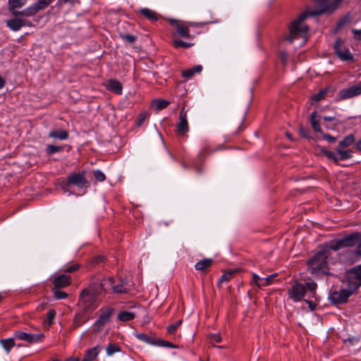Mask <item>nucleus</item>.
Segmentation results:
<instances>
[{"label": "nucleus", "mask_w": 361, "mask_h": 361, "mask_svg": "<svg viewBox=\"0 0 361 361\" xmlns=\"http://www.w3.org/2000/svg\"><path fill=\"white\" fill-rule=\"evenodd\" d=\"M165 345L168 346V347H170V348H174L175 347V345L173 343H170L169 341H166Z\"/></svg>", "instance_id": "obj_63"}, {"label": "nucleus", "mask_w": 361, "mask_h": 361, "mask_svg": "<svg viewBox=\"0 0 361 361\" xmlns=\"http://www.w3.org/2000/svg\"><path fill=\"white\" fill-rule=\"evenodd\" d=\"M170 24L173 25L176 30L177 34L181 37L193 38L194 36L190 34V27H195L202 25L193 22H184L176 20H171Z\"/></svg>", "instance_id": "obj_8"}, {"label": "nucleus", "mask_w": 361, "mask_h": 361, "mask_svg": "<svg viewBox=\"0 0 361 361\" xmlns=\"http://www.w3.org/2000/svg\"><path fill=\"white\" fill-rule=\"evenodd\" d=\"M317 285L314 281H308L305 284L295 282L288 290V295L293 302L301 301L305 296L307 292H309L311 297H314L316 293Z\"/></svg>", "instance_id": "obj_4"}, {"label": "nucleus", "mask_w": 361, "mask_h": 361, "mask_svg": "<svg viewBox=\"0 0 361 361\" xmlns=\"http://www.w3.org/2000/svg\"><path fill=\"white\" fill-rule=\"evenodd\" d=\"M85 172L71 173L67 177V185H75L80 188L87 189L90 187V183L85 178Z\"/></svg>", "instance_id": "obj_10"}, {"label": "nucleus", "mask_w": 361, "mask_h": 361, "mask_svg": "<svg viewBox=\"0 0 361 361\" xmlns=\"http://www.w3.org/2000/svg\"><path fill=\"white\" fill-rule=\"evenodd\" d=\"M53 0H39L35 3L38 11L45 9Z\"/></svg>", "instance_id": "obj_39"}, {"label": "nucleus", "mask_w": 361, "mask_h": 361, "mask_svg": "<svg viewBox=\"0 0 361 361\" xmlns=\"http://www.w3.org/2000/svg\"><path fill=\"white\" fill-rule=\"evenodd\" d=\"M322 118L325 121H336L334 117H331V116H324Z\"/></svg>", "instance_id": "obj_58"}, {"label": "nucleus", "mask_w": 361, "mask_h": 361, "mask_svg": "<svg viewBox=\"0 0 361 361\" xmlns=\"http://www.w3.org/2000/svg\"><path fill=\"white\" fill-rule=\"evenodd\" d=\"M80 0H58L56 6V7L61 8L64 5L68 4L71 6H73L76 4H80Z\"/></svg>", "instance_id": "obj_35"}, {"label": "nucleus", "mask_w": 361, "mask_h": 361, "mask_svg": "<svg viewBox=\"0 0 361 361\" xmlns=\"http://www.w3.org/2000/svg\"><path fill=\"white\" fill-rule=\"evenodd\" d=\"M140 13L152 22H156L161 18V15L147 8H141Z\"/></svg>", "instance_id": "obj_18"}, {"label": "nucleus", "mask_w": 361, "mask_h": 361, "mask_svg": "<svg viewBox=\"0 0 361 361\" xmlns=\"http://www.w3.org/2000/svg\"><path fill=\"white\" fill-rule=\"evenodd\" d=\"M20 25L23 27H32L33 25L32 22L26 18H20Z\"/></svg>", "instance_id": "obj_50"}, {"label": "nucleus", "mask_w": 361, "mask_h": 361, "mask_svg": "<svg viewBox=\"0 0 361 361\" xmlns=\"http://www.w3.org/2000/svg\"><path fill=\"white\" fill-rule=\"evenodd\" d=\"M80 267L81 265L80 264L74 263L73 264L66 266L63 271L64 274H67L77 271L80 269Z\"/></svg>", "instance_id": "obj_38"}, {"label": "nucleus", "mask_w": 361, "mask_h": 361, "mask_svg": "<svg viewBox=\"0 0 361 361\" xmlns=\"http://www.w3.org/2000/svg\"><path fill=\"white\" fill-rule=\"evenodd\" d=\"M44 309V305H39L38 307H37V310H42Z\"/></svg>", "instance_id": "obj_64"}, {"label": "nucleus", "mask_w": 361, "mask_h": 361, "mask_svg": "<svg viewBox=\"0 0 361 361\" xmlns=\"http://www.w3.org/2000/svg\"><path fill=\"white\" fill-rule=\"evenodd\" d=\"M202 71V66L201 65H197L182 71V75L186 79H190L195 73H200Z\"/></svg>", "instance_id": "obj_22"}, {"label": "nucleus", "mask_w": 361, "mask_h": 361, "mask_svg": "<svg viewBox=\"0 0 361 361\" xmlns=\"http://www.w3.org/2000/svg\"><path fill=\"white\" fill-rule=\"evenodd\" d=\"M121 351L120 346L115 343H110L106 348V353L108 356H112L116 353Z\"/></svg>", "instance_id": "obj_29"}, {"label": "nucleus", "mask_w": 361, "mask_h": 361, "mask_svg": "<svg viewBox=\"0 0 361 361\" xmlns=\"http://www.w3.org/2000/svg\"><path fill=\"white\" fill-rule=\"evenodd\" d=\"M276 276V274H271L265 278H262L259 284V288L267 286L272 283L273 279Z\"/></svg>", "instance_id": "obj_37"}, {"label": "nucleus", "mask_w": 361, "mask_h": 361, "mask_svg": "<svg viewBox=\"0 0 361 361\" xmlns=\"http://www.w3.org/2000/svg\"><path fill=\"white\" fill-rule=\"evenodd\" d=\"M355 141V137L353 135H348L345 137L342 140L339 142L338 146L341 147H347L350 146Z\"/></svg>", "instance_id": "obj_32"}, {"label": "nucleus", "mask_w": 361, "mask_h": 361, "mask_svg": "<svg viewBox=\"0 0 361 361\" xmlns=\"http://www.w3.org/2000/svg\"><path fill=\"white\" fill-rule=\"evenodd\" d=\"M317 117L318 116L317 115L316 111H313L311 114V116H310L311 125H312V127L314 129V130H315L316 132L322 133V128L319 123V121L317 119Z\"/></svg>", "instance_id": "obj_30"}, {"label": "nucleus", "mask_w": 361, "mask_h": 361, "mask_svg": "<svg viewBox=\"0 0 361 361\" xmlns=\"http://www.w3.org/2000/svg\"><path fill=\"white\" fill-rule=\"evenodd\" d=\"M121 37L123 40H126L130 44L134 43L137 39V37L135 36L132 35H128H128H121Z\"/></svg>", "instance_id": "obj_48"}, {"label": "nucleus", "mask_w": 361, "mask_h": 361, "mask_svg": "<svg viewBox=\"0 0 361 361\" xmlns=\"http://www.w3.org/2000/svg\"><path fill=\"white\" fill-rule=\"evenodd\" d=\"M38 12L37 7L35 4H32L29 7L26 8L22 11H13V14L16 16H33Z\"/></svg>", "instance_id": "obj_21"}, {"label": "nucleus", "mask_w": 361, "mask_h": 361, "mask_svg": "<svg viewBox=\"0 0 361 361\" xmlns=\"http://www.w3.org/2000/svg\"><path fill=\"white\" fill-rule=\"evenodd\" d=\"M135 314L132 312L122 311L118 314V319L121 322H128L134 319Z\"/></svg>", "instance_id": "obj_26"}, {"label": "nucleus", "mask_w": 361, "mask_h": 361, "mask_svg": "<svg viewBox=\"0 0 361 361\" xmlns=\"http://www.w3.org/2000/svg\"><path fill=\"white\" fill-rule=\"evenodd\" d=\"M63 150V147L61 146H56L53 145H48L46 147L45 152L47 155H51L54 153L62 152Z\"/></svg>", "instance_id": "obj_36"}, {"label": "nucleus", "mask_w": 361, "mask_h": 361, "mask_svg": "<svg viewBox=\"0 0 361 361\" xmlns=\"http://www.w3.org/2000/svg\"><path fill=\"white\" fill-rule=\"evenodd\" d=\"M181 324H182V320H179V321L176 322V323L169 325L167 327V332L169 334H173Z\"/></svg>", "instance_id": "obj_45"}, {"label": "nucleus", "mask_w": 361, "mask_h": 361, "mask_svg": "<svg viewBox=\"0 0 361 361\" xmlns=\"http://www.w3.org/2000/svg\"><path fill=\"white\" fill-rule=\"evenodd\" d=\"M355 291L347 286L346 288L341 289L338 291H334L331 294V299L334 303L341 304L345 302L348 298L353 295Z\"/></svg>", "instance_id": "obj_14"}, {"label": "nucleus", "mask_w": 361, "mask_h": 361, "mask_svg": "<svg viewBox=\"0 0 361 361\" xmlns=\"http://www.w3.org/2000/svg\"><path fill=\"white\" fill-rule=\"evenodd\" d=\"M114 312L112 307L102 308L99 310L98 319L93 324V331L95 334L100 332L104 326L110 322L111 316Z\"/></svg>", "instance_id": "obj_7"}, {"label": "nucleus", "mask_w": 361, "mask_h": 361, "mask_svg": "<svg viewBox=\"0 0 361 361\" xmlns=\"http://www.w3.org/2000/svg\"><path fill=\"white\" fill-rule=\"evenodd\" d=\"M360 238L361 233L356 232L343 238L331 241L328 245L331 250L337 251L343 247L357 246Z\"/></svg>", "instance_id": "obj_5"}, {"label": "nucleus", "mask_w": 361, "mask_h": 361, "mask_svg": "<svg viewBox=\"0 0 361 361\" xmlns=\"http://www.w3.org/2000/svg\"><path fill=\"white\" fill-rule=\"evenodd\" d=\"M299 133H300V135L304 137H308V136H309L308 130L302 126L299 129Z\"/></svg>", "instance_id": "obj_57"}, {"label": "nucleus", "mask_w": 361, "mask_h": 361, "mask_svg": "<svg viewBox=\"0 0 361 361\" xmlns=\"http://www.w3.org/2000/svg\"><path fill=\"white\" fill-rule=\"evenodd\" d=\"M189 131V124L188 122L187 111L183 106L181 109L178 122L176 124V133L178 136H185Z\"/></svg>", "instance_id": "obj_11"}, {"label": "nucleus", "mask_w": 361, "mask_h": 361, "mask_svg": "<svg viewBox=\"0 0 361 361\" xmlns=\"http://www.w3.org/2000/svg\"><path fill=\"white\" fill-rule=\"evenodd\" d=\"M173 45L176 49H178V48L187 49V48L191 47L193 45V43L186 42H184L180 39H173Z\"/></svg>", "instance_id": "obj_34"}, {"label": "nucleus", "mask_w": 361, "mask_h": 361, "mask_svg": "<svg viewBox=\"0 0 361 361\" xmlns=\"http://www.w3.org/2000/svg\"><path fill=\"white\" fill-rule=\"evenodd\" d=\"M27 0H8L9 9L13 13V11H16V8L23 7Z\"/></svg>", "instance_id": "obj_28"}, {"label": "nucleus", "mask_w": 361, "mask_h": 361, "mask_svg": "<svg viewBox=\"0 0 361 361\" xmlns=\"http://www.w3.org/2000/svg\"><path fill=\"white\" fill-rule=\"evenodd\" d=\"M112 290L114 293H126L127 291V288H126V286L124 285V283H119L118 284H116V285H115L114 283V287H113Z\"/></svg>", "instance_id": "obj_41"}, {"label": "nucleus", "mask_w": 361, "mask_h": 361, "mask_svg": "<svg viewBox=\"0 0 361 361\" xmlns=\"http://www.w3.org/2000/svg\"><path fill=\"white\" fill-rule=\"evenodd\" d=\"M102 348L100 345H96L87 350L85 353L83 358L81 361H94L97 357L98 355L101 352Z\"/></svg>", "instance_id": "obj_16"}, {"label": "nucleus", "mask_w": 361, "mask_h": 361, "mask_svg": "<svg viewBox=\"0 0 361 361\" xmlns=\"http://www.w3.org/2000/svg\"><path fill=\"white\" fill-rule=\"evenodd\" d=\"M323 154L330 159H332L335 163L338 161V157L335 154V152L326 149L322 150Z\"/></svg>", "instance_id": "obj_46"}, {"label": "nucleus", "mask_w": 361, "mask_h": 361, "mask_svg": "<svg viewBox=\"0 0 361 361\" xmlns=\"http://www.w3.org/2000/svg\"><path fill=\"white\" fill-rule=\"evenodd\" d=\"M261 279H262V278H260L257 274L253 273L252 279V281H250V284L255 283L259 288V284L260 283Z\"/></svg>", "instance_id": "obj_51"}, {"label": "nucleus", "mask_w": 361, "mask_h": 361, "mask_svg": "<svg viewBox=\"0 0 361 361\" xmlns=\"http://www.w3.org/2000/svg\"><path fill=\"white\" fill-rule=\"evenodd\" d=\"M69 133L67 130L63 129L53 130L49 133V137L60 140H66L68 138Z\"/></svg>", "instance_id": "obj_20"}, {"label": "nucleus", "mask_w": 361, "mask_h": 361, "mask_svg": "<svg viewBox=\"0 0 361 361\" xmlns=\"http://www.w3.org/2000/svg\"><path fill=\"white\" fill-rule=\"evenodd\" d=\"M207 154H209V146L207 145H205L200 151L198 157L202 158V157Z\"/></svg>", "instance_id": "obj_52"}, {"label": "nucleus", "mask_w": 361, "mask_h": 361, "mask_svg": "<svg viewBox=\"0 0 361 361\" xmlns=\"http://www.w3.org/2000/svg\"><path fill=\"white\" fill-rule=\"evenodd\" d=\"M213 263V259L210 258H205L202 260L197 262L195 264V268L198 271H204L209 267Z\"/></svg>", "instance_id": "obj_24"}, {"label": "nucleus", "mask_w": 361, "mask_h": 361, "mask_svg": "<svg viewBox=\"0 0 361 361\" xmlns=\"http://www.w3.org/2000/svg\"><path fill=\"white\" fill-rule=\"evenodd\" d=\"M234 273H235V271H231V270H229V271L224 273L221 276V277H220V279H219V281L217 283V286L219 288H221V284L223 283L227 282V281H230L232 279Z\"/></svg>", "instance_id": "obj_31"}, {"label": "nucleus", "mask_w": 361, "mask_h": 361, "mask_svg": "<svg viewBox=\"0 0 361 361\" xmlns=\"http://www.w3.org/2000/svg\"><path fill=\"white\" fill-rule=\"evenodd\" d=\"M357 149L361 151V139L356 144Z\"/></svg>", "instance_id": "obj_61"}, {"label": "nucleus", "mask_w": 361, "mask_h": 361, "mask_svg": "<svg viewBox=\"0 0 361 361\" xmlns=\"http://www.w3.org/2000/svg\"><path fill=\"white\" fill-rule=\"evenodd\" d=\"M100 291L96 284H91L83 289L79 298V305L85 311H90L98 306L97 297Z\"/></svg>", "instance_id": "obj_3"}, {"label": "nucleus", "mask_w": 361, "mask_h": 361, "mask_svg": "<svg viewBox=\"0 0 361 361\" xmlns=\"http://www.w3.org/2000/svg\"><path fill=\"white\" fill-rule=\"evenodd\" d=\"M147 117V114L145 112L140 114L138 118H137V125L141 126L142 123L145 121V118Z\"/></svg>", "instance_id": "obj_55"}, {"label": "nucleus", "mask_w": 361, "mask_h": 361, "mask_svg": "<svg viewBox=\"0 0 361 361\" xmlns=\"http://www.w3.org/2000/svg\"><path fill=\"white\" fill-rule=\"evenodd\" d=\"M330 250L328 243L325 244L307 261V269L311 274L314 276L331 274L326 261Z\"/></svg>", "instance_id": "obj_2"}, {"label": "nucleus", "mask_w": 361, "mask_h": 361, "mask_svg": "<svg viewBox=\"0 0 361 361\" xmlns=\"http://www.w3.org/2000/svg\"><path fill=\"white\" fill-rule=\"evenodd\" d=\"M328 90L329 89L327 88L320 90L318 93L314 95L313 100L314 102H319L323 99L326 97Z\"/></svg>", "instance_id": "obj_42"}, {"label": "nucleus", "mask_w": 361, "mask_h": 361, "mask_svg": "<svg viewBox=\"0 0 361 361\" xmlns=\"http://www.w3.org/2000/svg\"><path fill=\"white\" fill-rule=\"evenodd\" d=\"M93 175L96 180L103 182L106 179L105 174L100 170H95L93 171Z\"/></svg>", "instance_id": "obj_44"}, {"label": "nucleus", "mask_w": 361, "mask_h": 361, "mask_svg": "<svg viewBox=\"0 0 361 361\" xmlns=\"http://www.w3.org/2000/svg\"><path fill=\"white\" fill-rule=\"evenodd\" d=\"M61 288H52L51 291L54 294V297L56 300H62L68 297V294L61 290Z\"/></svg>", "instance_id": "obj_33"}, {"label": "nucleus", "mask_w": 361, "mask_h": 361, "mask_svg": "<svg viewBox=\"0 0 361 361\" xmlns=\"http://www.w3.org/2000/svg\"><path fill=\"white\" fill-rule=\"evenodd\" d=\"M336 151L339 156L338 161L348 159L353 157V152L350 149H343L342 147H337Z\"/></svg>", "instance_id": "obj_25"}, {"label": "nucleus", "mask_w": 361, "mask_h": 361, "mask_svg": "<svg viewBox=\"0 0 361 361\" xmlns=\"http://www.w3.org/2000/svg\"><path fill=\"white\" fill-rule=\"evenodd\" d=\"M154 104L156 105V109L160 111L166 108L169 104V102L164 99H158L154 102Z\"/></svg>", "instance_id": "obj_40"}, {"label": "nucleus", "mask_w": 361, "mask_h": 361, "mask_svg": "<svg viewBox=\"0 0 361 361\" xmlns=\"http://www.w3.org/2000/svg\"><path fill=\"white\" fill-rule=\"evenodd\" d=\"M5 85L4 79L0 75V90L4 87Z\"/></svg>", "instance_id": "obj_59"}, {"label": "nucleus", "mask_w": 361, "mask_h": 361, "mask_svg": "<svg viewBox=\"0 0 361 361\" xmlns=\"http://www.w3.org/2000/svg\"><path fill=\"white\" fill-rule=\"evenodd\" d=\"M335 52L338 58L342 61H353V56L350 53L349 49L343 45V42L341 39H338L334 46Z\"/></svg>", "instance_id": "obj_13"}, {"label": "nucleus", "mask_w": 361, "mask_h": 361, "mask_svg": "<svg viewBox=\"0 0 361 361\" xmlns=\"http://www.w3.org/2000/svg\"><path fill=\"white\" fill-rule=\"evenodd\" d=\"M352 32L356 40L361 41V30L353 29L352 30Z\"/></svg>", "instance_id": "obj_53"}, {"label": "nucleus", "mask_w": 361, "mask_h": 361, "mask_svg": "<svg viewBox=\"0 0 361 361\" xmlns=\"http://www.w3.org/2000/svg\"><path fill=\"white\" fill-rule=\"evenodd\" d=\"M342 1L343 0H334L332 3H331L329 6V11L328 13H332L334 11Z\"/></svg>", "instance_id": "obj_49"}, {"label": "nucleus", "mask_w": 361, "mask_h": 361, "mask_svg": "<svg viewBox=\"0 0 361 361\" xmlns=\"http://www.w3.org/2000/svg\"><path fill=\"white\" fill-rule=\"evenodd\" d=\"M210 340L212 342L220 343L221 341V337L220 334H216L210 336Z\"/></svg>", "instance_id": "obj_54"}, {"label": "nucleus", "mask_w": 361, "mask_h": 361, "mask_svg": "<svg viewBox=\"0 0 361 361\" xmlns=\"http://www.w3.org/2000/svg\"><path fill=\"white\" fill-rule=\"evenodd\" d=\"M361 94V81L347 88L342 89L338 92L340 99L344 100L350 99Z\"/></svg>", "instance_id": "obj_12"}, {"label": "nucleus", "mask_w": 361, "mask_h": 361, "mask_svg": "<svg viewBox=\"0 0 361 361\" xmlns=\"http://www.w3.org/2000/svg\"><path fill=\"white\" fill-rule=\"evenodd\" d=\"M323 138L330 143H334L336 141V137L330 135L329 134H324Z\"/></svg>", "instance_id": "obj_56"}, {"label": "nucleus", "mask_w": 361, "mask_h": 361, "mask_svg": "<svg viewBox=\"0 0 361 361\" xmlns=\"http://www.w3.org/2000/svg\"><path fill=\"white\" fill-rule=\"evenodd\" d=\"M52 288H64L71 284V277L64 273L55 276L51 280Z\"/></svg>", "instance_id": "obj_15"}, {"label": "nucleus", "mask_w": 361, "mask_h": 361, "mask_svg": "<svg viewBox=\"0 0 361 361\" xmlns=\"http://www.w3.org/2000/svg\"><path fill=\"white\" fill-rule=\"evenodd\" d=\"M317 8L314 11H307L301 13L298 18L294 20L288 26V34L284 37L285 40L293 43L295 39L301 38L302 39V44H304L307 40V34L309 28L304 23V20L307 16H319L324 13L329 11L330 4L328 0H316L315 1Z\"/></svg>", "instance_id": "obj_1"}, {"label": "nucleus", "mask_w": 361, "mask_h": 361, "mask_svg": "<svg viewBox=\"0 0 361 361\" xmlns=\"http://www.w3.org/2000/svg\"><path fill=\"white\" fill-rule=\"evenodd\" d=\"M66 361H80L78 357H69Z\"/></svg>", "instance_id": "obj_62"}, {"label": "nucleus", "mask_w": 361, "mask_h": 361, "mask_svg": "<svg viewBox=\"0 0 361 361\" xmlns=\"http://www.w3.org/2000/svg\"><path fill=\"white\" fill-rule=\"evenodd\" d=\"M135 336H136L137 338H138L139 340H140V341H143L145 343H152V337L149 336L146 334H136Z\"/></svg>", "instance_id": "obj_43"}, {"label": "nucleus", "mask_w": 361, "mask_h": 361, "mask_svg": "<svg viewBox=\"0 0 361 361\" xmlns=\"http://www.w3.org/2000/svg\"><path fill=\"white\" fill-rule=\"evenodd\" d=\"M56 312L54 309L50 310L47 314V322L49 326L53 324V321L56 317Z\"/></svg>", "instance_id": "obj_47"}, {"label": "nucleus", "mask_w": 361, "mask_h": 361, "mask_svg": "<svg viewBox=\"0 0 361 361\" xmlns=\"http://www.w3.org/2000/svg\"><path fill=\"white\" fill-rule=\"evenodd\" d=\"M345 279L347 286L355 292L361 286V264L348 270Z\"/></svg>", "instance_id": "obj_6"}, {"label": "nucleus", "mask_w": 361, "mask_h": 361, "mask_svg": "<svg viewBox=\"0 0 361 361\" xmlns=\"http://www.w3.org/2000/svg\"><path fill=\"white\" fill-rule=\"evenodd\" d=\"M0 345L9 354L12 348L15 346V341L13 338H8L0 340Z\"/></svg>", "instance_id": "obj_23"}, {"label": "nucleus", "mask_w": 361, "mask_h": 361, "mask_svg": "<svg viewBox=\"0 0 361 361\" xmlns=\"http://www.w3.org/2000/svg\"><path fill=\"white\" fill-rule=\"evenodd\" d=\"M305 301L308 303L309 307L311 308V310H314L315 305L313 304V302L312 301H310V300H305Z\"/></svg>", "instance_id": "obj_60"}, {"label": "nucleus", "mask_w": 361, "mask_h": 361, "mask_svg": "<svg viewBox=\"0 0 361 361\" xmlns=\"http://www.w3.org/2000/svg\"><path fill=\"white\" fill-rule=\"evenodd\" d=\"M13 335L15 338L26 341L29 343L42 342L45 338V335L43 333L31 334L23 331H16Z\"/></svg>", "instance_id": "obj_9"}, {"label": "nucleus", "mask_w": 361, "mask_h": 361, "mask_svg": "<svg viewBox=\"0 0 361 361\" xmlns=\"http://www.w3.org/2000/svg\"><path fill=\"white\" fill-rule=\"evenodd\" d=\"M114 279L111 277H109L106 279H103L100 283L99 287L97 288L101 292V290H104L106 292L110 291L113 290Z\"/></svg>", "instance_id": "obj_19"}, {"label": "nucleus", "mask_w": 361, "mask_h": 361, "mask_svg": "<svg viewBox=\"0 0 361 361\" xmlns=\"http://www.w3.org/2000/svg\"><path fill=\"white\" fill-rule=\"evenodd\" d=\"M6 25L13 31H18L21 28L20 18L8 20Z\"/></svg>", "instance_id": "obj_27"}, {"label": "nucleus", "mask_w": 361, "mask_h": 361, "mask_svg": "<svg viewBox=\"0 0 361 361\" xmlns=\"http://www.w3.org/2000/svg\"><path fill=\"white\" fill-rule=\"evenodd\" d=\"M106 86L108 90L114 92L118 94H122L123 86L118 80L116 79H109L106 82Z\"/></svg>", "instance_id": "obj_17"}]
</instances>
